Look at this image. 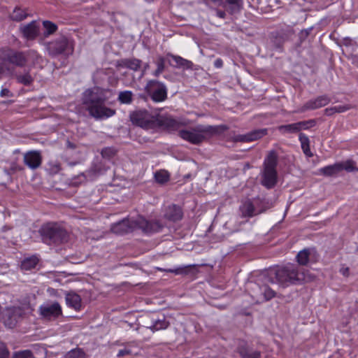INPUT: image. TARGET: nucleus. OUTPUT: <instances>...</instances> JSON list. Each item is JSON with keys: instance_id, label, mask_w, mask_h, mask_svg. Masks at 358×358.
Returning a JSON list of instances; mask_svg holds the SVG:
<instances>
[{"instance_id": "f8f14e48", "label": "nucleus", "mask_w": 358, "mask_h": 358, "mask_svg": "<svg viewBox=\"0 0 358 358\" xmlns=\"http://www.w3.org/2000/svg\"><path fill=\"white\" fill-rule=\"evenodd\" d=\"M331 101L330 98L327 95L317 96L315 99L307 101L300 109V112L303 113L308 110H315L327 106Z\"/></svg>"}, {"instance_id": "4be33fe9", "label": "nucleus", "mask_w": 358, "mask_h": 358, "mask_svg": "<svg viewBox=\"0 0 358 358\" xmlns=\"http://www.w3.org/2000/svg\"><path fill=\"white\" fill-rule=\"evenodd\" d=\"M320 173L326 176H332L336 175L340 172V167L338 163H336L333 165H329L322 168L320 170Z\"/></svg>"}, {"instance_id": "8fccbe9b", "label": "nucleus", "mask_w": 358, "mask_h": 358, "mask_svg": "<svg viewBox=\"0 0 358 358\" xmlns=\"http://www.w3.org/2000/svg\"><path fill=\"white\" fill-rule=\"evenodd\" d=\"M148 67V65H146V66H145V69H144V70L142 71V73L140 74V76H139V78H141V77H143V75H144V71H145V69H146Z\"/></svg>"}, {"instance_id": "79ce46f5", "label": "nucleus", "mask_w": 358, "mask_h": 358, "mask_svg": "<svg viewBox=\"0 0 358 358\" xmlns=\"http://www.w3.org/2000/svg\"><path fill=\"white\" fill-rule=\"evenodd\" d=\"M48 292L50 296H54L56 297H62L64 294L62 290H55L52 288H49Z\"/></svg>"}, {"instance_id": "412c9836", "label": "nucleus", "mask_w": 358, "mask_h": 358, "mask_svg": "<svg viewBox=\"0 0 358 358\" xmlns=\"http://www.w3.org/2000/svg\"><path fill=\"white\" fill-rule=\"evenodd\" d=\"M259 201H255L254 203H248V217L259 215L265 210L264 208L259 207Z\"/></svg>"}, {"instance_id": "c9c22d12", "label": "nucleus", "mask_w": 358, "mask_h": 358, "mask_svg": "<svg viewBox=\"0 0 358 358\" xmlns=\"http://www.w3.org/2000/svg\"><path fill=\"white\" fill-rule=\"evenodd\" d=\"M65 358H85V354L80 349H74L69 351Z\"/></svg>"}, {"instance_id": "7ed1b4c3", "label": "nucleus", "mask_w": 358, "mask_h": 358, "mask_svg": "<svg viewBox=\"0 0 358 358\" xmlns=\"http://www.w3.org/2000/svg\"><path fill=\"white\" fill-rule=\"evenodd\" d=\"M131 120L136 124L145 129H155L159 127H173L176 121L170 117L155 115L147 111L138 110L131 115Z\"/></svg>"}, {"instance_id": "5701e85b", "label": "nucleus", "mask_w": 358, "mask_h": 358, "mask_svg": "<svg viewBox=\"0 0 358 358\" xmlns=\"http://www.w3.org/2000/svg\"><path fill=\"white\" fill-rule=\"evenodd\" d=\"M38 262V259L35 256L27 258L22 262V269L26 271L31 270L37 265Z\"/></svg>"}, {"instance_id": "9b49d317", "label": "nucleus", "mask_w": 358, "mask_h": 358, "mask_svg": "<svg viewBox=\"0 0 358 358\" xmlns=\"http://www.w3.org/2000/svg\"><path fill=\"white\" fill-rule=\"evenodd\" d=\"M47 48L50 54L55 55L65 51L71 52L73 50V45L66 37L62 36L56 41L48 43Z\"/></svg>"}, {"instance_id": "39448f33", "label": "nucleus", "mask_w": 358, "mask_h": 358, "mask_svg": "<svg viewBox=\"0 0 358 358\" xmlns=\"http://www.w3.org/2000/svg\"><path fill=\"white\" fill-rule=\"evenodd\" d=\"M276 166L277 155L275 151H271L265 159L261 180L262 185L267 189H271L277 184L278 173Z\"/></svg>"}, {"instance_id": "603ef678", "label": "nucleus", "mask_w": 358, "mask_h": 358, "mask_svg": "<svg viewBox=\"0 0 358 358\" xmlns=\"http://www.w3.org/2000/svg\"><path fill=\"white\" fill-rule=\"evenodd\" d=\"M217 14H218V15H219L220 17H223V16H224V13H223L219 12Z\"/></svg>"}, {"instance_id": "b1692460", "label": "nucleus", "mask_w": 358, "mask_h": 358, "mask_svg": "<svg viewBox=\"0 0 358 358\" xmlns=\"http://www.w3.org/2000/svg\"><path fill=\"white\" fill-rule=\"evenodd\" d=\"M168 327V322L164 320V317L162 318H157L153 322L152 324L148 327L152 331H158L164 329Z\"/></svg>"}, {"instance_id": "bb28decb", "label": "nucleus", "mask_w": 358, "mask_h": 358, "mask_svg": "<svg viewBox=\"0 0 358 358\" xmlns=\"http://www.w3.org/2000/svg\"><path fill=\"white\" fill-rule=\"evenodd\" d=\"M340 167V172L345 170L348 172L357 171L358 168L355 166V163L352 160H348L344 162L338 163Z\"/></svg>"}, {"instance_id": "7c9ffc66", "label": "nucleus", "mask_w": 358, "mask_h": 358, "mask_svg": "<svg viewBox=\"0 0 358 358\" xmlns=\"http://www.w3.org/2000/svg\"><path fill=\"white\" fill-rule=\"evenodd\" d=\"M122 63L127 68L136 71L140 68L141 62L138 59H134L123 61Z\"/></svg>"}, {"instance_id": "aec40b11", "label": "nucleus", "mask_w": 358, "mask_h": 358, "mask_svg": "<svg viewBox=\"0 0 358 358\" xmlns=\"http://www.w3.org/2000/svg\"><path fill=\"white\" fill-rule=\"evenodd\" d=\"M267 129H259L253 130L248 133V142L253 141L262 138L263 136L267 135Z\"/></svg>"}, {"instance_id": "ea45409f", "label": "nucleus", "mask_w": 358, "mask_h": 358, "mask_svg": "<svg viewBox=\"0 0 358 358\" xmlns=\"http://www.w3.org/2000/svg\"><path fill=\"white\" fill-rule=\"evenodd\" d=\"M173 62H174L176 63V64L178 65V66H185L187 63V61L182 59V57H178V56H171Z\"/></svg>"}, {"instance_id": "a19ab883", "label": "nucleus", "mask_w": 358, "mask_h": 358, "mask_svg": "<svg viewBox=\"0 0 358 358\" xmlns=\"http://www.w3.org/2000/svg\"><path fill=\"white\" fill-rule=\"evenodd\" d=\"M13 358H33L29 351H23L15 355Z\"/></svg>"}, {"instance_id": "4c0bfd02", "label": "nucleus", "mask_w": 358, "mask_h": 358, "mask_svg": "<svg viewBox=\"0 0 358 358\" xmlns=\"http://www.w3.org/2000/svg\"><path fill=\"white\" fill-rule=\"evenodd\" d=\"M17 80H18V82H20L25 85H29L32 82V78L29 74L25 73V74L19 76L17 77Z\"/></svg>"}, {"instance_id": "864d4df0", "label": "nucleus", "mask_w": 358, "mask_h": 358, "mask_svg": "<svg viewBox=\"0 0 358 358\" xmlns=\"http://www.w3.org/2000/svg\"><path fill=\"white\" fill-rule=\"evenodd\" d=\"M170 272H176L175 271L173 270H169Z\"/></svg>"}, {"instance_id": "de8ad7c7", "label": "nucleus", "mask_w": 358, "mask_h": 358, "mask_svg": "<svg viewBox=\"0 0 358 358\" xmlns=\"http://www.w3.org/2000/svg\"><path fill=\"white\" fill-rule=\"evenodd\" d=\"M0 95L2 97H3V96H10V92L7 89H2L1 92H0Z\"/></svg>"}, {"instance_id": "c03bdc74", "label": "nucleus", "mask_w": 358, "mask_h": 358, "mask_svg": "<svg viewBox=\"0 0 358 358\" xmlns=\"http://www.w3.org/2000/svg\"><path fill=\"white\" fill-rule=\"evenodd\" d=\"M339 271L345 277H348L350 275L349 267L342 266Z\"/></svg>"}, {"instance_id": "3c124183", "label": "nucleus", "mask_w": 358, "mask_h": 358, "mask_svg": "<svg viewBox=\"0 0 358 358\" xmlns=\"http://www.w3.org/2000/svg\"><path fill=\"white\" fill-rule=\"evenodd\" d=\"M301 34L302 36H307L309 34V33H308V31H306V32H304V33H303V32H302V33H301Z\"/></svg>"}, {"instance_id": "20e7f679", "label": "nucleus", "mask_w": 358, "mask_h": 358, "mask_svg": "<svg viewBox=\"0 0 358 358\" xmlns=\"http://www.w3.org/2000/svg\"><path fill=\"white\" fill-rule=\"evenodd\" d=\"M137 228L146 233H152L158 231L161 226L158 222H149L143 217L139 216L135 220H124L116 223L112 226L111 230L115 234H121L128 233Z\"/></svg>"}, {"instance_id": "58836bf2", "label": "nucleus", "mask_w": 358, "mask_h": 358, "mask_svg": "<svg viewBox=\"0 0 358 358\" xmlns=\"http://www.w3.org/2000/svg\"><path fill=\"white\" fill-rule=\"evenodd\" d=\"M164 62L162 58H160L157 62V69L155 71L154 76H159L164 70Z\"/></svg>"}, {"instance_id": "e433bc0d", "label": "nucleus", "mask_w": 358, "mask_h": 358, "mask_svg": "<svg viewBox=\"0 0 358 358\" xmlns=\"http://www.w3.org/2000/svg\"><path fill=\"white\" fill-rule=\"evenodd\" d=\"M138 354V352L133 351L131 348L130 345L126 346L124 349H121L119 350L117 353V357H124L127 355H137Z\"/></svg>"}, {"instance_id": "4468645a", "label": "nucleus", "mask_w": 358, "mask_h": 358, "mask_svg": "<svg viewBox=\"0 0 358 358\" xmlns=\"http://www.w3.org/2000/svg\"><path fill=\"white\" fill-rule=\"evenodd\" d=\"M292 33H285L282 31H275L270 34V41L275 48H280L285 41L288 39Z\"/></svg>"}, {"instance_id": "1a4fd4ad", "label": "nucleus", "mask_w": 358, "mask_h": 358, "mask_svg": "<svg viewBox=\"0 0 358 358\" xmlns=\"http://www.w3.org/2000/svg\"><path fill=\"white\" fill-rule=\"evenodd\" d=\"M145 90L155 102H162L167 96V92L165 85L159 82L151 80L145 87Z\"/></svg>"}, {"instance_id": "2eb2a0df", "label": "nucleus", "mask_w": 358, "mask_h": 358, "mask_svg": "<svg viewBox=\"0 0 358 358\" xmlns=\"http://www.w3.org/2000/svg\"><path fill=\"white\" fill-rule=\"evenodd\" d=\"M66 303L69 307L73 308L76 310H80L82 308V301L80 296L73 292H65Z\"/></svg>"}, {"instance_id": "393cba45", "label": "nucleus", "mask_w": 358, "mask_h": 358, "mask_svg": "<svg viewBox=\"0 0 358 358\" xmlns=\"http://www.w3.org/2000/svg\"><path fill=\"white\" fill-rule=\"evenodd\" d=\"M310 252L308 249L300 251L296 255V261L300 265L305 266L308 263Z\"/></svg>"}, {"instance_id": "f3484780", "label": "nucleus", "mask_w": 358, "mask_h": 358, "mask_svg": "<svg viewBox=\"0 0 358 358\" xmlns=\"http://www.w3.org/2000/svg\"><path fill=\"white\" fill-rule=\"evenodd\" d=\"M24 162L31 169L37 168L41 162L40 153L36 151H31L24 155Z\"/></svg>"}, {"instance_id": "f257e3e1", "label": "nucleus", "mask_w": 358, "mask_h": 358, "mask_svg": "<svg viewBox=\"0 0 358 358\" xmlns=\"http://www.w3.org/2000/svg\"><path fill=\"white\" fill-rule=\"evenodd\" d=\"M113 96L108 90L94 87L86 90L83 94V103L90 114L96 119H105L115 115V110L104 106V103Z\"/></svg>"}, {"instance_id": "2f4dec72", "label": "nucleus", "mask_w": 358, "mask_h": 358, "mask_svg": "<svg viewBox=\"0 0 358 358\" xmlns=\"http://www.w3.org/2000/svg\"><path fill=\"white\" fill-rule=\"evenodd\" d=\"M8 53L6 54L4 61L0 63V76L6 75L10 73V64H11L7 59Z\"/></svg>"}, {"instance_id": "f704fd0d", "label": "nucleus", "mask_w": 358, "mask_h": 358, "mask_svg": "<svg viewBox=\"0 0 358 358\" xmlns=\"http://www.w3.org/2000/svg\"><path fill=\"white\" fill-rule=\"evenodd\" d=\"M298 127H299V131L303 129H308L309 128H311L314 127L316 124V122L315 120H309L307 121H301L296 122Z\"/></svg>"}, {"instance_id": "ddd939ff", "label": "nucleus", "mask_w": 358, "mask_h": 358, "mask_svg": "<svg viewBox=\"0 0 358 358\" xmlns=\"http://www.w3.org/2000/svg\"><path fill=\"white\" fill-rule=\"evenodd\" d=\"M21 314V310L19 308H7L2 314L5 325L9 328L13 327Z\"/></svg>"}, {"instance_id": "423d86ee", "label": "nucleus", "mask_w": 358, "mask_h": 358, "mask_svg": "<svg viewBox=\"0 0 358 358\" xmlns=\"http://www.w3.org/2000/svg\"><path fill=\"white\" fill-rule=\"evenodd\" d=\"M215 132L210 126H198L194 129L182 130L180 132L182 138L192 143H199Z\"/></svg>"}, {"instance_id": "c85d7f7f", "label": "nucleus", "mask_w": 358, "mask_h": 358, "mask_svg": "<svg viewBox=\"0 0 358 358\" xmlns=\"http://www.w3.org/2000/svg\"><path fill=\"white\" fill-rule=\"evenodd\" d=\"M27 17V14L22 9L15 8L10 14V18L13 20L20 21Z\"/></svg>"}, {"instance_id": "dca6fc26", "label": "nucleus", "mask_w": 358, "mask_h": 358, "mask_svg": "<svg viewBox=\"0 0 358 358\" xmlns=\"http://www.w3.org/2000/svg\"><path fill=\"white\" fill-rule=\"evenodd\" d=\"M20 30L25 38L33 39L38 33V26L36 22L33 21L27 24L22 25Z\"/></svg>"}, {"instance_id": "a18cd8bd", "label": "nucleus", "mask_w": 358, "mask_h": 358, "mask_svg": "<svg viewBox=\"0 0 358 358\" xmlns=\"http://www.w3.org/2000/svg\"><path fill=\"white\" fill-rule=\"evenodd\" d=\"M261 353L259 351H253L250 354H248V358H260Z\"/></svg>"}, {"instance_id": "9d476101", "label": "nucleus", "mask_w": 358, "mask_h": 358, "mask_svg": "<svg viewBox=\"0 0 358 358\" xmlns=\"http://www.w3.org/2000/svg\"><path fill=\"white\" fill-rule=\"evenodd\" d=\"M40 315L45 319L56 318L62 315V307L59 303L46 302L39 307Z\"/></svg>"}, {"instance_id": "6e6552de", "label": "nucleus", "mask_w": 358, "mask_h": 358, "mask_svg": "<svg viewBox=\"0 0 358 358\" xmlns=\"http://www.w3.org/2000/svg\"><path fill=\"white\" fill-rule=\"evenodd\" d=\"M250 296L255 303L269 301L276 296V292L268 286L259 287L255 283L250 285Z\"/></svg>"}, {"instance_id": "09e8293b", "label": "nucleus", "mask_w": 358, "mask_h": 358, "mask_svg": "<svg viewBox=\"0 0 358 358\" xmlns=\"http://www.w3.org/2000/svg\"><path fill=\"white\" fill-rule=\"evenodd\" d=\"M215 65L216 67H220L222 65V62L220 59H217L215 62Z\"/></svg>"}, {"instance_id": "72a5a7b5", "label": "nucleus", "mask_w": 358, "mask_h": 358, "mask_svg": "<svg viewBox=\"0 0 358 358\" xmlns=\"http://www.w3.org/2000/svg\"><path fill=\"white\" fill-rule=\"evenodd\" d=\"M118 99L122 103H130L132 100V92L130 91L121 92L119 94Z\"/></svg>"}, {"instance_id": "6ab92c4d", "label": "nucleus", "mask_w": 358, "mask_h": 358, "mask_svg": "<svg viewBox=\"0 0 358 358\" xmlns=\"http://www.w3.org/2000/svg\"><path fill=\"white\" fill-rule=\"evenodd\" d=\"M352 108V106L350 105H343V106H337L330 108H327L324 110L325 115L328 116H331L335 113H344Z\"/></svg>"}, {"instance_id": "a878e982", "label": "nucleus", "mask_w": 358, "mask_h": 358, "mask_svg": "<svg viewBox=\"0 0 358 358\" xmlns=\"http://www.w3.org/2000/svg\"><path fill=\"white\" fill-rule=\"evenodd\" d=\"M169 211L166 213V216L172 220H178L181 218L182 213L179 207L173 206L169 208Z\"/></svg>"}, {"instance_id": "c756f323", "label": "nucleus", "mask_w": 358, "mask_h": 358, "mask_svg": "<svg viewBox=\"0 0 358 358\" xmlns=\"http://www.w3.org/2000/svg\"><path fill=\"white\" fill-rule=\"evenodd\" d=\"M155 180L157 182L163 184L169 179V173L164 170L157 172L155 175Z\"/></svg>"}, {"instance_id": "f03ea898", "label": "nucleus", "mask_w": 358, "mask_h": 358, "mask_svg": "<svg viewBox=\"0 0 358 358\" xmlns=\"http://www.w3.org/2000/svg\"><path fill=\"white\" fill-rule=\"evenodd\" d=\"M264 276L267 278L268 282L277 283L284 287L305 280L303 275L300 273L298 266L294 264L270 268L265 272Z\"/></svg>"}, {"instance_id": "cd10ccee", "label": "nucleus", "mask_w": 358, "mask_h": 358, "mask_svg": "<svg viewBox=\"0 0 358 358\" xmlns=\"http://www.w3.org/2000/svg\"><path fill=\"white\" fill-rule=\"evenodd\" d=\"M278 129L283 133H296L299 131V127L296 122L286 125H280L278 127Z\"/></svg>"}, {"instance_id": "a211bd4d", "label": "nucleus", "mask_w": 358, "mask_h": 358, "mask_svg": "<svg viewBox=\"0 0 358 358\" xmlns=\"http://www.w3.org/2000/svg\"><path fill=\"white\" fill-rule=\"evenodd\" d=\"M299 139L303 153L308 157H313V154L310 149V140L306 134L301 133Z\"/></svg>"}, {"instance_id": "37998d69", "label": "nucleus", "mask_w": 358, "mask_h": 358, "mask_svg": "<svg viewBox=\"0 0 358 358\" xmlns=\"http://www.w3.org/2000/svg\"><path fill=\"white\" fill-rule=\"evenodd\" d=\"M8 352L6 346L0 344V358H8Z\"/></svg>"}, {"instance_id": "5fc2aeb1", "label": "nucleus", "mask_w": 358, "mask_h": 358, "mask_svg": "<svg viewBox=\"0 0 358 358\" xmlns=\"http://www.w3.org/2000/svg\"><path fill=\"white\" fill-rule=\"evenodd\" d=\"M357 251H358V247H357Z\"/></svg>"}, {"instance_id": "49530a36", "label": "nucleus", "mask_w": 358, "mask_h": 358, "mask_svg": "<svg viewBox=\"0 0 358 358\" xmlns=\"http://www.w3.org/2000/svg\"><path fill=\"white\" fill-rule=\"evenodd\" d=\"M227 2L234 8H239L240 6V0H227Z\"/></svg>"}, {"instance_id": "473e14b6", "label": "nucleus", "mask_w": 358, "mask_h": 358, "mask_svg": "<svg viewBox=\"0 0 358 358\" xmlns=\"http://www.w3.org/2000/svg\"><path fill=\"white\" fill-rule=\"evenodd\" d=\"M43 25L45 29L44 35L45 36L53 34L57 29L56 24L49 21H44Z\"/></svg>"}, {"instance_id": "0eeeda50", "label": "nucleus", "mask_w": 358, "mask_h": 358, "mask_svg": "<svg viewBox=\"0 0 358 358\" xmlns=\"http://www.w3.org/2000/svg\"><path fill=\"white\" fill-rule=\"evenodd\" d=\"M7 59L10 63L19 66L37 65L41 64L43 62L42 57L34 50H29L26 54L10 51L8 52Z\"/></svg>"}]
</instances>
